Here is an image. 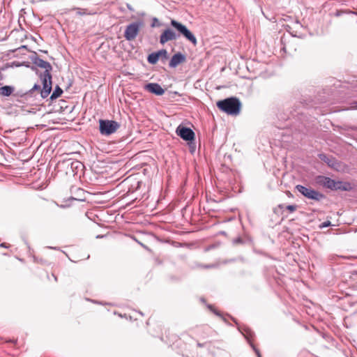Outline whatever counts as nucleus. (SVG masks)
<instances>
[{"instance_id": "9", "label": "nucleus", "mask_w": 357, "mask_h": 357, "mask_svg": "<svg viewBox=\"0 0 357 357\" xmlns=\"http://www.w3.org/2000/svg\"><path fill=\"white\" fill-rule=\"evenodd\" d=\"M71 199L84 201L86 199V192L80 188L73 186L70 188Z\"/></svg>"}, {"instance_id": "22", "label": "nucleus", "mask_w": 357, "mask_h": 357, "mask_svg": "<svg viewBox=\"0 0 357 357\" xmlns=\"http://www.w3.org/2000/svg\"><path fill=\"white\" fill-rule=\"evenodd\" d=\"M331 225L330 222L329 221H327V222H324L322 223V225L321 226V227H328Z\"/></svg>"}, {"instance_id": "4", "label": "nucleus", "mask_w": 357, "mask_h": 357, "mask_svg": "<svg viewBox=\"0 0 357 357\" xmlns=\"http://www.w3.org/2000/svg\"><path fill=\"white\" fill-rule=\"evenodd\" d=\"M296 188L304 197H307L315 201H319L324 197L323 194L311 188H307L302 185H297Z\"/></svg>"}, {"instance_id": "11", "label": "nucleus", "mask_w": 357, "mask_h": 357, "mask_svg": "<svg viewBox=\"0 0 357 357\" xmlns=\"http://www.w3.org/2000/svg\"><path fill=\"white\" fill-rule=\"evenodd\" d=\"M144 89L149 93L161 96L165 93L164 89L158 83H149L145 85Z\"/></svg>"}, {"instance_id": "8", "label": "nucleus", "mask_w": 357, "mask_h": 357, "mask_svg": "<svg viewBox=\"0 0 357 357\" xmlns=\"http://www.w3.org/2000/svg\"><path fill=\"white\" fill-rule=\"evenodd\" d=\"M176 132L181 139L185 141L191 142L195 139L194 132L191 129L183 126H178L176 130Z\"/></svg>"}, {"instance_id": "21", "label": "nucleus", "mask_w": 357, "mask_h": 357, "mask_svg": "<svg viewBox=\"0 0 357 357\" xmlns=\"http://www.w3.org/2000/svg\"><path fill=\"white\" fill-rule=\"evenodd\" d=\"M156 54H160V56H163L164 57H166L167 52H166V50H163L159 51Z\"/></svg>"}, {"instance_id": "6", "label": "nucleus", "mask_w": 357, "mask_h": 357, "mask_svg": "<svg viewBox=\"0 0 357 357\" xmlns=\"http://www.w3.org/2000/svg\"><path fill=\"white\" fill-rule=\"evenodd\" d=\"M140 27H142V23L139 22H134L129 24L125 29L124 31V38L126 40L132 41V40L135 39L138 35Z\"/></svg>"}, {"instance_id": "19", "label": "nucleus", "mask_w": 357, "mask_h": 357, "mask_svg": "<svg viewBox=\"0 0 357 357\" xmlns=\"http://www.w3.org/2000/svg\"><path fill=\"white\" fill-rule=\"evenodd\" d=\"M74 10H77V14H78L79 15H86L87 14V10L86 9L77 8H74Z\"/></svg>"}, {"instance_id": "1", "label": "nucleus", "mask_w": 357, "mask_h": 357, "mask_svg": "<svg viewBox=\"0 0 357 357\" xmlns=\"http://www.w3.org/2000/svg\"><path fill=\"white\" fill-rule=\"evenodd\" d=\"M220 110L229 115H238L240 113L241 104L238 99L235 97L219 100L216 104Z\"/></svg>"}, {"instance_id": "16", "label": "nucleus", "mask_w": 357, "mask_h": 357, "mask_svg": "<svg viewBox=\"0 0 357 357\" xmlns=\"http://www.w3.org/2000/svg\"><path fill=\"white\" fill-rule=\"evenodd\" d=\"M278 207H279V208L281 210H283L285 208L287 211H289L290 213H293V212L296 211L298 208V206L296 205H289V206H284V204H280L278 206Z\"/></svg>"}, {"instance_id": "14", "label": "nucleus", "mask_w": 357, "mask_h": 357, "mask_svg": "<svg viewBox=\"0 0 357 357\" xmlns=\"http://www.w3.org/2000/svg\"><path fill=\"white\" fill-rule=\"evenodd\" d=\"M37 65L38 66H40V68L45 69V73H50V70L52 69L50 63L41 59H39V61L37 62Z\"/></svg>"}, {"instance_id": "25", "label": "nucleus", "mask_w": 357, "mask_h": 357, "mask_svg": "<svg viewBox=\"0 0 357 357\" xmlns=\"http://www.w3.org/2000/svg\"><path fill=\"white\" fill-rule=\"evenodd\" d=\"M40 89V86L36 84V85L34 86V87H33V90H35V89Z\"/></svg>"}, {"instance_id": "18", "label": "nucleus", "mask_w": 357, "mask_h": 357, "mask_svg": "<svg viewBox=\"0 0 357 357\" xmlns=\"http://www.w3.org/2000/svg\"><path fill=\"white\" fill-rule=\"evenodd\" d=\"M319 158H321V160H325L326 162L330 166V167H333L334 166V161L331 160V159H328L327 158V157L324 155H319Z\"/></svg>"}, {"instance_id": "3", "label": "nucleus", "mask_w": 357, "mask_h": 357, "mask_svg": "<svg viewBox=\"0 0 357 357\" xmlns=\"http://www.w3.org/2000/svg\"><path fill=\"white\" fill-rule=\"evenodd\" d=\"M119 128V124L112 120H99V130L105 135H109L117 131Z\"/></svg>"}, {"instance_id": "24", "label": "nucleus", "mask_w": 357, "mask_h": 357, "mask_svg": "<svg viewBox=\"0 0 357 357\" xmlns=\"http://www.w3.org/2000/svg\"><path fill=\"white\" fill-rule=\"evenodd\" d=\"M255 352H256V354L257 355V357H259V356H261L259 350L255 349Z\"/></svg>"}, {"instance_id": "28", "label": "nucleus", "mask_w": 357, "mask_h": 357, "mask_svg": "<svg viewBox=\"0 0 357 357\" xmlns=\"http://www.w3.org/2000/svg\"><path fill=\"white\" fill-rule=\"evenodd\" d=\"M259 357H261V356H259Z\"/></svg>"}, {"instance_id": "12", "label": "nucleus", "mask_w": 357, "mask_h": 357, "mask_svg": "<svg viewBox=\"0 0 357 357\" xmlns=\"http://www.w3.org/2000/svg\"><path fill=\"white\" fill-rule=\"evenodd\" d=\"M185 61V56L181 53H176L173 55L169 66L171 68H176L178 65Z\"/></svg>"}, {"instance_id": "2", "label": "nucleus", "mask_w": 357, "mask_h": 357, "mask_svg": "<svg viewBox=\"0 0 357 357\" xmlns=\"http://www.w3.org/2000/svg\"><path fill=\"white\" fill-rule=\"evenodd\" d=\"M316 183H319V185H322L323 186L331 190H348V188L345 186L346 184H343L340 181H335L328 177L324 176H317L316 178Z\"/></svg>"}, {"instance_id": "20", "label": "nucleus", "mask_w": 357, "mask_h": 357, "mask_svg": "<svg viewBox=\"0 0 357 357\" xmlns=\"http://www.w3.org/2000/svg\"><path fill=\"white\" fill-rule=\"evenodd\" d=\"M341 13H352V14H354V15H357V11L356 12H351V11H349V10L337 11V13H336V15L339 16Z\"/></svg>"}, {"instance_id": "15", "label": "nucleus", "mask_w": 357, "mask_h": 357, "mask_svg": "<svg viewBox=\"0 0 357 357\" xmlns=\"http://www.w3.org/2000/svg\"><path fill=\"white\" fill-rule=\"evenodd\" d=\"M160 58V53H151L148 56V61L151 64H155Z\"/></svg>"}, {"instance_id": "10", "label": "nucleus", "mask_w": 357, "mask_h": 357, "mask_svg": "<svg viewBox=\"0 0 357 357\" xmlns=\"http://www.w3.org/2000/svg\"><path fill=\"white\" fill-rule=\"evenodd\" d=\"M176 39V35L175 32L171 29H166L162 33L160 42L161 44H165L167 41H172V40Z\"/></svg>"}, {"instance_id": "17", "label": "nucleus", "mask_w": 357, "mask_h": 357, "mask_svg": "<svg viewBox=\"0 0 357 357\" xmlns=\"http://www.w3.org/2000/svg\"><path fill=\"white\" fill-rule=\"evenodd\" d=\"M63 93V91L59 86H56L54 92L52 93L51 96V98H56L57 97L61 96V93Z\"/></svg>"}, {"instance_id": "23", "label": "nucleus", "mask_w": 357, "mask_h": 357, "mask_svg": "<svg viewBox=\"0 0 357 357\" xmlns=\"http://www.w3.org/2000/svg\"><path fill=\"white\" fill-rule=\"evenodd\" d=\"M52 276L54 278V281L56 282L57 281V278H56V275L54 274V271L52 273Z\"/></svg>"}, {"instance_id": "26", "label": "nucleus", "mask_w": 357, "mask_h": 357, "mask_svg": "<svg viewBox=\"0 0 357 357\" xmlns=\"http://www.w3.org/2000/svg\"><path fill=\"white\" fill-rule=\"evenodd\" d=\"M6 342H15L16 340H6Z\"/></svg>"}, {"instance_id": "27", "label": "nucleus", "mask_w": 357, "mask_h": 357, "mask_svg": "<svg viewBox=\"0 0 357 357\" xmlns=\"http://www.w3.org/2000/svg\"><path fill=\"white\" fill-rule=\"evenodd\" d=\"M3 340V338L0 337V340Z\"/></svg>"}, {"instance_id": "5", "label": "nucleus", "mask_w": 357, "mask_h": 357, "mask_svg": "<svg viewBox=\"0 0 357 357\" xmlns=\"http://www.w3.org/2000/svg\"><path fill=\"white\" fill-rule=\"evenodd\" d=\"M172 26L176 29V30L183 34L187 39L191 41L194 45H196L197 40H196V37L193 36V34L188 29V28L178 22L175 20H172L171 21Z\"/></svg>"}, {"instance_id": "13", "label": "nucleus", "mask_w": 357, "mask_h": 357, "mask_svg": "<svg viewBox=\"0 0 357 357\" xmlns=\"http://www.w3.org/2000/svg\"><path fill=\"white\" fill-rule=\"evenodd\" d=\"M14 91V88L10 86H4L0 88V95L9 96Z\"/></svg>"}, {"instance_id": "7", "label": "nucleus", "mask_w": 357, "mask_h": 357, "mask_svg": "<svg viewBox=\"0 0 357 357\" xmlns=\"http://www.w3.org/2000/svg\"><path fill=\"white\" fill-rule=\"evenodd\" d=\"M52 91V76L50 73H45L43 77V89L40 91L42 98H46Z\"/></svg>"}]
</instances>
